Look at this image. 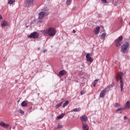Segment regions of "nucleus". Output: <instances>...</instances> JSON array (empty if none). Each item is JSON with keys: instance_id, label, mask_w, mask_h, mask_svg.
<instances>
[{"instance_id": "1", "label": "nucleus", "mask_w": 130, "mask_h": 130, "mask_svg": "<svg viewBox=\"0 0 130 130\" xmlns=\"http://www.w3.org/2000/svg\"><path fill=\"white\" fill-rule=\"evenodd\" d=\"M43 35H47L50 37H53L56 34V30L54 27H50L48 29H45L43 31Z\"/></svg>"}, {"instance_id": "2", "label": "nucleus", "mask_w": 130, "mask_h": 130, "mask_svg": "<svg viewBox=\"0 0 130 130\" xmlns=\"http://www.w3.org/2000/svg\"><path fill=\"white\" fill-rule=\"evenodd\" d=\"M123 76V73L122 72H119L117 75V76L116 77V80L117 81H118L120 79V87L121 89V92H122L123 91V80L122 79V77Z\"/></svg>"}, {"instance_id": "3", "label": "nucleus", "mask_w": 130, "mask_h": 130, "mask_svg": "<svg viewBox=\"0 0 130 130\" xmlns=\"http://www.w3.org/2000/svg\"><path fill=\"white\" fill-rule=\"evenodd\" d=\"M44 12H41L39 14V20H42V19H43L44 18V17H45V15H47V12H48V11H49V9H48V8H45L44 9Z\"/></svg>"}, {"instance_id": "4", "label": "nucleus", "mask_w": 130, "mask_h": 130, "mask_svg": "<svg viewBox=\"0 0 130 130\" xmlns=\"http://www.w3.org/2000/svg\"><path fill=\"white\" fill-rule=\"evenodd\" d=\"M128 46H129V44L128 42H125L124 44H123L121 46V52H122V53H125L127 48H128Z\"/></svg>"}, {"instance_id": "5", "label": "nucleus", "mask_w": 130, "mask_h": 130, "mask_svg": "<svg viewBox=\"0 0 130 130\" xmlns=\"http://www.w3.org/2000/svg\"><path fill=\"white\" fill-rule=\"evenodd\" d=\"M28 38H34V39H37L39 37V34L36 31L33 32L32 33L30 34V35L27 36Z\"/></svg>"}, {"instance_id": "6", "label": "nucleus", "mask_w": 130, "mask_h": 130, "mask_svg": "<svg viewBox=\"0 0 130 130\" xmlns=\"http://www.w3.org/2000/svg\"><path fill=\"white\" fill-rule=\"evenodd\" d=\"M86 59L88 62H90V63H92V62L93 61V58L91 57L90 53H88L86 54Z\"/></svg>"}, {"instance_id": "7", "label": "nucleus", "mask_w": 130, "mask_h": 130, "mask_svg": "<svg viewBox=\"0 0 130 130\" xmlns=\"http://www.w3.org/2000/svg\"><path fill=\"white\" fill-rule=\"evenodd\" d=\"M80 120H81L82 124L86 123V121L88 120V117L86 115H84L80 117Z\"/></svg>"}, {"instance_id": "8", "label": "nucleus", "mask_w": 130, "mask_h": 130, "mask_svg": "<svg viewBox=\"0 0 130 130\" xmlns=\"http://www.w3.org/2000/svg\"><path fill=\"white\" fill-rule=\"evenodd\" d=\"M108 91V88H105V89H104L100 94V98H103V97H104V95H105V93Z\"/></svg>"}, {"instance_id": "9", "label": "nucleus", "mask_w": 130, "mask_h": 130, "mask_svg": "<svg viewBox=\"0 0 130 130\" xmlns=\"http://www.w3.org/2000/svg\"><path fill=\"white\" fill-rule=\"evenodd\" d=\"M0 126H3V127H5V128H8L10 125L9 124H6L3 121L0 122Z\"/></svg>"}, {"instance_id": "10", "label": "nucleus", "mask_w": 130, "mask_h": 130, "mask_svg": "<svg viewBox=\"0 0 130 130\" xmlns=\"http://www.w3.org/2000/svg\"><path fill=\"white\" fill-rule=\"evenodd\" d=\"M83 130H89V126L86 123L82 124Z\"/></svg>"}, {"instance_id": "11", "label": "nucleus", "mask_w": 130, "mask_h": 130, "mask_svg": "<svg viewBox=\"0 0 130 130\" xmlns=\"http://www.w3.org/2000/svg\"><path fill=\"white\" fill-rule=\"evenodd\" d=\"M65 75H67V71H66L65 70H63L59 71V76H65Z\"/></svg>"}, {"instance_id": "12", "label": "nucleus", "mask_w": 130, "mask_h": 130, "mask_svg": "<svg viewBox=\"0 0 130 130\" xmlns=\"http://www.w3.org/2000/svg\"><path fill=\"white\" fill-rule=\"evenodd\" d=\"M100 32V27L98 26L94 29V34L95 35H98Z\"/></svg>"}, {"instance_id": "13", "label": "nucleus", "mask_w": 130, "mask_h": 130, "mask_svg": "<svg viewBox=\"0 0 130 130\" xmlns=\"http://www.w3.org/2000/svg\"><path fill=\"white\" fill-rule=\"evenodd\" d=\"M81 108H76L72 110L71 112H79V111H81Z\"/></svg>"}, {"instance_id": "14", "label": "nucleus", "mask_w": 130, "mask_h": 130, "mask_svg": "<svg viewBox=\"0 0 130 130\" xmlns=\"http://www.w3.org/2000/svg\"><path fill=\"white\" fill-rule=\"evenodd\" d=\"M34 0H26V3L28 6H33Z\"/></svg>"}, {"instance_id": "15", "label": "nucleus", "mask_w": 130, "mask_h": 130, "mask_svg": "<svg viewBox=\"0 0 130 130\" xmlns=\"http://www.w3.org/2000/svg\"><path fill=\"white\" fill-rule=\"evenodd\" d=\"M114 86H115V83H114V82H113L111 85L108 86L106 88H108V91H109V89L112 87H114Z\"/></svg>"}, {"instance_id": "16", "label": "nucleus", "mask_w": 130, "mask_h": 130, "mask_svg": "<svg viewBox=\"0 0 130 130\" xmlns=\"http://www.w3.org/2000/svg\"><path fill=\"white\" fill-rule=\"evenodd\" d=\"M21 106L22 107H26V106H28V103L25 101H24L21 103Z\"/></svg>"}, {"instance_id": "17", "label": "nucleus", "mask_w": 130, "mask_h": 130, "mask_svg": "<svg viewBox=\"0 0 130 130\" xmlns=\"http://www.w3.org/2000/svg\"><path fill=\"white\" fill-rule=\"evenodd\" d=\"M64 115H65L64 114L61 113L60 115H59L56 117V120H58V119H61V118H62L63 116H64Z\"/></svg>"}, {"instance_id": "18", "label": "nucleus", "mask_w": 130, "mask_h": 130, "mask_svg": "<svg viewBox=\"0 0 130 130\" xmlns=\"http://www.w3.org/2000/svg\"><path fill=\"white\" fill-rule=\"evenodd\" d=\"M2 26V27H7V26H8V21L5 20L3 21Z\"/></svg>"}, {"instance_id": "19", "label": "nucleus", "mask_w": 130, "mask_h": 130, "mask_svg": "<svg viewBox=\"0 0 130 130\" xmlns=\"http://www.w3.org/2000/svg\"><path fill=\"white\" fill-rule=\"evenodd\" d=\"M125 107H126V108H130V103H129V101H127L125 105Z\"/></svg>"}, {"instance_id": "20", "label": "nucleus", "mask_w": 130, "mask_h": 130, "mask_svg": "<svg viewBox=\"0 0 130 130\" xmlns=\"http://www.w3.org/2000/svg\"><path fill=\"white\" fill-rule=\"evenodd\" d=\"M121 42H118V41L115 40V43H116V46L117 47H119L120 45H121V44H120Z\"/></svg>"}, {"instance_id": "21", "label": "nucleus", "mask_w": 130, "mask_h": 130, "mask_svg": "<svg viewBox=\"0 0 130 130\" xmlns=\"http://www.w3.org/2000/svg\"><path fill=\"white\" fill-rule=\"evenodd\" d=\"M106 35H107L106 33H103L101 36V38H102V39H105Z\"/></svg>"}, {"instance_id": "22", "label": "nucleus", "mask_w": 130, "mask_h": 130, "mask_svg": "<svg viewBox=\"0 0 130 130\" xmlns=\"http://www.w3.org/2000/svg\"><path fill=\"white\" fill-rule=\"evenodd\" d=\"M122 36H121L119 37L118 38L117 40H116V41H118L119 42H121V41H122Z\"/></svg>"}, {"instance_id": "23", "label": "nucleus", "mask_w": 130, "mask_h": 130, "mask_svg": "<svg viewBox=\"0 0 130 130\" xmlns=\"http://www.w3.org/2000/svg\"><path fill=\"white\" fill-rule=\"evenodd\" d=\"M16 0H8L9 5H13L15 3Z\"/></svg>"}, {"instance_id": "24", "label": "nucleus", "mask_w": 130, "mask_h": 130, "mask_svg": "<svg viewBox=\"0 0 130 130\" xmlns=\"http://www.w3.org/2000/svg\"><path fill=\"white\" fill-rule=\"evenodd\" d=\"M69 103H70V102L68 101H67L63 105V108H64V107H66V106H68Z\"/></svg>"}, {"instance_id": "25", "label": "nucleus", "mask_w": 130, "mask_h": 130, "mask_svg": "<svg viewBox=\"0 0 130 130\" xmlns=\"http://www.w3.org/2000/svg\"><path fill=\"white\" fill-rule=\"evenodd\" d=\"M61 104H62V102H61L59 103H58L56 105V108H58L59 107H60L61 106Z\"/></svg>"}, {"instance_id": "26", "label": "nucleus", "mask_w": 130, "mask_h": 130, "mask_svg": "<svg viewBox=\"0 0 130 130\" xmlns=\"http://www.w3.org/2000/svg\"><path fill=\"white\" fill-rule=\"evenodd\" d=\"M72 1H73V0H67V5L70 6V5H71V4H72Z\"/></svg>"}, {"instance_id": "27", "label": "nucleus", "mask_w": 130, "mask_h": 130, "mask_svg": "<svg viewBox=\"0 0 130 130\" xmlns=\"http://www.w3.org/2000/svg\"><path fill=\"white\" fill-rule=\"evenodd\" d=\"M120 107V104H119V103H116V104L115 105V107L116 108H118V107Z\"/></svg>"}, {"instance_id": "28", "label": "nucleus", "mask_w": 130, "mask_h": 130, "mask_svg": "<svg viewBox=\"0 0 130 130\" xmlns=\"http://www.w3.org/2000/svg\"><path fill=\"white\" fill-rule=\"evenodd\" d=\"M113 63L114 66H117V64H118V62L116 60H114Z\"/></svg>"}, {"instance_id": "29", "label": "nucleus", "mask_w": 130, "mask_h": 130, "mask_svg": "<svg viewBox=\"0 0 130 130\" xmlns=\"http://www.w3.org/2000/svg\"><path fill=\"white\" fill-rule=\"evenodd\" d=\"M122 110H123V109L120 108L119 109H117L116 111V112H118V111H122Z\"/></svg>"}, {"instance_id": "30", "label": "nucleus", "mask_w": 130, "mask_h": 130, "mask_svg": "<svg viewBox=\"0 0 130 130\" xmlns=\"http://www.w3.org/2000/svg\"><path fill=\"white\" fill-rule=\"evenodd\" d=\"M18 112H19V113H20V114H24V111H23L22 110H19Z\"/></svg>"}, {"instance_id": "31", "label": "nucleus", "mask_w": 130, "mask_h": 130, "mask_svg": "<svg viewBox=\"0 0 130 130\" xmlns=\"http://www.w3.org/2000/svg\"><path fill=\"white\" fill-rule=\"evenodd\" d=\"M57 128H62V125L58 124L57 126Z\"/></svg>"}, {"instance_id": "32", "label": "nucleus", "mask_w": 130, "mask_h": 130, "mask_svg": "<svg viewBox=\"0 0 130 130\" xmlns=\"http://www.w3.org/2000/svg\"><path fill=\"white\" fill-rule=\"evenodd\" d=\"M98 81H99V79H95V80L93 81V84H96L98 83Z\"/></svg>"}, {"instance_id": "33", "label": "nucleus", "mask_w": 130, "mask_h": 130, "mask_svg": "<svg viewBox=\"0 0 130 130\" xmlns=\"http://www.w3.org/2000/svg\"><path fill=\"white\" fill-rule=\"evenodd\" d=\"M86 93V91L85 90H82L80 92L81 95H84Z\"/></svg>"}, {"instance_id": "34", "label": "nucleus", "mask_w": 130, "mask_h": 130, "mask_svg": "<svg viewBox=\"0 0 130 130\" xmlns=\"http://www.w3.org/2000/svg\"><path fill=\"white\" fill-rule=\"evenodd\" d=\"M101 1L103 4H107V2L106 1V0H101Z\"/></svg>"}, {"instance_id": "35", "label": "nucleus", "mask_w": 130, "mask_h": 130, "mask_svg": "<svg viewBox=\"0 0 130 130\" xmlns=\"http://www.w3.org/2000/svg\"><path fill=\"white\" fill-rule=\"evenodd\" d=\"M47 52V50H46V49H45L43 51L44 53H45V52Z\"/></svg>"}, {"instance_id": "36", "label": "nucleus", "mask_w": 130, "mask_h": 130, "mask_svg": "<svg viewBox=\"0 0 130 130\" xmlns=\"http://www.w3.org/2000/svg\"><path fill=\"white\" fill-rule=\"evenodd\" d=\"M127 119V116H124V119Z\"/></svg>"}, {"instance_id": "37", "label": "nucleus", "mask_w": 130, "mask_h": 130, "mask_svg": "<svg viewBox=\"0 0 130 130\" xmlns=\"http://www.w3.org/2000/svg\"><path fill=\"white\" fill-rule=\"evenodd\" d=\"M2 19H3V16H2V15H0V20H2Z\"/></svg>"}, {"instance_id": "38", "label": "nucleus", "mask_w": 130, "mask_h": 130, "mask_svg": "<svg viewBox=\"0 0 130 130\" xmlns=\"http://www.w3.org/2000/svg\"><path fill=\"white\" fill-rule=\"evenodd\" d=\"M93 87H96V84L93 83Z\"/></svg>"}, {"instance_id": "39", "label": "nucleus", "mask_w": 130, "mask_h": 130, "mask_svg": "<svg viewBox=\"0 0 130 130\" xmlns=\"http://www.w3.org/2000/svg\"><path fill=\"white\" fill-rule=\"evenodd\" d=\"M73 33H76V30H73Z\"/></svg>"}, {"instance_id": "40", "label": "nucleus", "mask_w": 130, "mask_h": 130, "mask_svg": "<svg viewBox=\"0 0 130 130\" xmlns=\"http://www.w3.org/2000/svg\"><path fill=\"white\" fill-rule=\"evenodd\" d=\"M128 122H129V123H130V118L128 119Z\"/></svg>"}, {"instance_id": "41", "label": "nucleus", "mask_w": 130, "mask_h": 130, "mask_svg": "<svg viewBox=\"0 0 130 130\" xmlns=\"http://www.w3.org/2000/svg\"><path fill=\"white\" fill-rule=\"evenodd\" d=\"M15 82L17 83V82H18V80H15Z\"/></svg>"}]
</instances>
